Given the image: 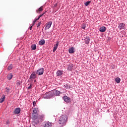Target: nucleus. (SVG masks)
<instances>
[{"mask_svg": "<svg viewBox=\"0 0 127 127\" xmlns=\"http://www.w3.org/2000/svg\"><path fill=\"white\" fill-rule=\"evenodd\" d=\"M67 120H68V118L66 115H62L60 118L59 123L62 126H65L67 123Z\"/></svg>", "mask_w": 127, "mask_h": 127, "instance_id": "f257e3e1", "label": "nucleus"}, {"mask_svg": "<svg viewBox=\"0 0 127 127\" xmlns=\"http://www.w3.org/2000/svg\"><path fill=\"white\" fill-rule=\"evenodd\" d=\"M53 97V93L52 91H50L48 93H46L43 95L44 99H50Z\"/></svg>", "mask_w": 127, "mask_h": 127, "instance_id": "f03ea898", "label": "nucleus"}, {"mask_svg": "<svg viewBox=\"0 0 127 127\" xmlns=\"http://www.w3.org/2000/svg\"><path fill=\"white\" fill-rule=\"evenodd\" d=\"M43 73H44V68L43 67L37 70L36 71V74H37V75H39V76L43 75Z\"/></svg>", "mask_w": 127, "mask_h": 127, "instance_id": "7ed1b4c3", "label": "nucleus"}, {"mask_svg": "<svg viewBox=\"0 0 127 127\" xmlns=\"http://www.w3.org/2000/svg\"><path fill=\"white\" fill-rule=\"evenodd\" d=\"M53 92V96H60V94H62V92L58 91V90H54L52 91Z\"/></svg>", "mask_w": 127, "mask_h": 127, "instance_id": "20e7f679", "label": "nucleus"}, {"mask_svg": "<svg viewBox=\"0 0 127 127\" xmlns=\"http://www.w3.org/2000/svg\"><path fill=\"white\" fill-rule=\"evenodd\" d=\"M51 25H52V21H50L46 24V27L45 28V30H47V29H49L50 27H51Z\"/></svg>", "mask_w": 127, "mask_h": 127, "instance_id": "39448f33", "label": "nucleus"}, {"mask_svg": "<svg viewBox=\"0 0 127 127\" xmlns=\"http://www.w3.org/2000/svg\"><path fill=\"white\" fill-rule=\"evenodd\" d=\"M64 100L66 103H70L71 102V99L67 96H64Z\"/></svg>", "mask_w": 127, "mask_h": 127, "instance_id": "423d86ee", "label": "nucleus"}, {"mask_svg": "<svg viewBox=\"0 0 127 127\" xmlns=\"http://www.w3.org/2000/svg\"><path fill=\"white\" fill-rule=\"evenodd\" d=\"M58 45H59V42H57V44L54 45V49L53 50V52H55V51L57 50V48H58Z\"/></svg>", "mask_w": 127, "mask_h": 127, "instance_id": "0eeeda50", "label": "nucleus"}, {"mask_svg": "<svg viewBox=\"0 0 127 127\" xmlns=\"http://www.w3.org/2000/svg\"><path fill=\"white\" fill-rule=\"evenodd\" d=\"M125 26H126V24H125L124 23H121L118 27L120 29H124L125 28Z\"/></svg>", "mask_w": 127, "mask_h": 127, "instance_id": "6e6552de", "label": "nucleus"}, {"mask_svg": "<svg viewBox=\"0 0 127 127\" xmlns=\"http://www.w3.org/2000/svg\"><path fill=\"white\" fill-rule=\"evenodd\" d=\"M36 78V73L35 72H33L30 75V79H35Z\"/></svg>", "mask_w": 127, "mask_h": 127, "instance_id": "1a4fd4ad", "label": "nucleus"}, {"mask_svg": "<svg viewBox=\"0 0 127 127\" xmlns=\"http://www.w3.org/2000/svg\"><path fill=\"white\" fill-rule=\"evenodd\" d=\"M68 52L70 54H73V53L75 52V48H74L73 47L69 48L68 50Z\"/></svg>", "mask_w": 127, "mask_h": 127, "instance_id": "9d476101", "label": "nucleus"}, {"mask_svg": "<svg viewBox=\"0 0 127 127\" xmlns=\"http://www.w3.org/2000/svg\"><path fill=\"white\" fill-rule=\"evenodd\" d=\"M38 119V114H32V120H37Z\"/></svg>", "mask_w": 127, "mask_h": 127, "instance_id": "9b49d317", "label": "nucleus"}, {"mask_svg": "<svg viewBox=\"0 0 127 127\" xmlns=\"http://www.w3.org/2000/svg\"><path fill=\"white\" fill-rule=\"evenodd\" d=\"M106 29H107V28H106V27L102 26L100 28L99 31H100V32H105V31H106Z\"/></svg>", "mask_w": 127, "mask_h": 127, "instance_id": "f8f14e48", "label": "nucleus"}, {"mask_svg": "<svg viewBox=\"0 0 127 127\" xmlns=\"http://www.w3.org/2000/svg\"><path fill=\"white\" fill-rule=\"evenodd\" d=\"M21 110L19 108H17L15 109L14 111V114H16V115H17L20 113Z\"/></svg>", "mask_w": 127, "mask_h": 127, "instance_id": "ddd939ff", "label": "nucleus"}, {"mask_svg": "<svg viewBox=\"0 0 127 127\" xmlns=\"http://www.w3.org/2000/svg\"><path fill=\"white\" fill-rule=\"evenodd\" d=\"M52 127V123L50 122H47L44 125V127Z\"/></svg>", "mask_w": 127, "mask_h": 127, "instance_id": "4468645a", "label": "nucleus"}, {"mask_svg": "<svg viewBox=\"0 0 127 127\" xmlns=\"http://www.w3.org/2000/svg\"><path fill=\"white\" fill-rule=\"evenodd\" d=\"M72 69H73V64H69L67 65V70L68 71H72Z\"/></svg>", "mask_w": 127, "mask_h": 127, "instance_id": "2eb2a0df", "label": "nucleus"}, {"mask_svg": "<svg viewBox=\"0 0 127 127\" xmlns=\"http://www.w3.org/2000/svg\"><path fill=\"white\" fill-rule=\"evenodd\" d=\"M12 77H13L12 73H9L7 75V79H8V80H11Z\"/></svg>", "mask_w": 127, "mask_h": 127, "instance_id": "dca6fc26", "label": "nucleus"}, {"mask_svg": "<svg viewBox=\"0 0 127 127\" xmlns=\"http://www.w3.org/2000/svg\"><path fill=\"white\" fill-rule=\"evenodd\" d=\"M39 45H44L45 44V40L43 39L39 42Z\"/></svg>", "mask_w": 127, "mask_h": 127, "instance_id": "f3484780", "label": "nucleus"}, {"mask_svg": "<svg viewBox=\"0 0 127 127\" xmlns=\"http://www.w3.org/2000/svg\"><path fill=\"white\" fill-rule=\"evenodd\" d=\"M5 99V96L2 95L0 99V103H3V102H4V100Z\"/></svg>", "mask_w": 127, "mask_h": 127, "instance_id": "a211bd4d", "label": "nucleus"}, {"mask_svg": "<svg viewBox=\"0 0 127 127\" xmlns=\"http://www.w3.org/2000/svg\"><path fill=\"white\" fill-rule=\"evenodd\" d=\"M62 74H63V71H62L61 70H58L57 72V76H61V75H62Z\"/></svg>", "mask_w": 127, "mask_h": 127, "instance_id": "6ab92c4d", "label": "nucleus"}, {"mask_svg": "<svg viewBox=\"0 0 127 127\" xmlns=\"http://www.w3.org/2000/svg\"><path fill=\"white\" fill-rule=\"evenodd\" d=\"M35 114H38V109H34L33 111V113Z\"/></svg>", "mask_w": 127, "mask_h": 127, "instance_id": "aec40b11", "label": "nucleus"}, {"mask_svg": "<svg viewBox=\"0 0 127 127\" xmlns=\"http://www.w3.org/2000/svg\"><path fill=\"white\" fill-rule=\"evenodd\" d=\"M42 10H43V6H41L38 10H37L36 12L37 13H38L39 11H42Z\"/></svg>", "mask_w": 127, "mask_h": 127, "instance_id": "412c9836", "label": "nucleus"}, {"mask_svg": "<svg viewBox=\"0 0 127 127\" xmlns=\"http://www.w3.org/2000/svg\"><path fill=\"white\" fill-rule=\"evenodd\" d=\"M115 81L118 84H119V83L121 82V78H120L119 77H117L115 78Z\"/></svg>", "mask_w": 127, "mask_h": 127, "instance_id": "4be33fe9", "label": "nucleus"}, {"mask_svg": "<svg viewBox=\"0 0 127 127\" xmlns=\"http://www.w3.org/2000/svg\"><path fill=\"white\" fill-rule=\"evenodd\" d=\"M44 14H45V12L43 13L42 14L38 16V17L36 19H37V20H39V19L40 18V17H41L42 16H43V15H44Z\"/></svg>", "mask_w": 127, "mask_h": 127, "instance_id": "5701e85b", "label": "nucleus"}, {"mask_svg": "<svg viewBox=\"0 0 127 127\" xmlns=\"http://www.w3.org/2000/svg\"><path fill=\"white\" fill-rule=\"evenodd\" d=\"M31 48L32 50H35V49H36V45H32L31 46Z\"/></svg>", "mask_w": 127, "mask_h": 127, "instance_id": "b1692460", "label": "nucleus"}, {"mask_svg": "<svg viewBox=\"0 0 127 127\" xmlns=\"http://www.w3.org/2000/svg\"><path fill=\"white\" fill-rule=\"evenodd\" d=\"M90 3H91V1H87L84 3V4H85V6H88V5H89V4H90Z\"/></svg>", "mask_w": 127, "mask_h": 127, "instance_id": "393cba45", "label": "nucleus"}, {"mask_svg": "<svg viewBox=\"0 0 127 127\" xmlns=\"http://www.w3.org/2000/svg\"><path fill=\"white\" fill-rule=\"evenodd\" d=\"M89 42H90V39L89 38H86L85 39V43L86 44H89Z\"/></svg>", "mask_w": 127, "mask_h": 127, "instance_id": "a878e982", "label": "nucleus"}, {"mask_svg": "<svg viewBox=\"0 0 127 127\" xmlns=\"http://www.w3.org/2000/svg\"><path fill=\"white\" fill-rule=\"evenodd\" d=\"M12 69V64H10L9 66H8L7 69L8 71H10V70H11Z\"/></svg>", "mask_w": 127, "mask_h": 127, "instance_id": "bb28decb", "label": "nucleus"}, {"mask_svg": "<svg viewBox=\"0 0 127 127\" xmlns=\"http://www.w3.org/2000/svg\"><path fill=\"white\" fill-rule=\"evenodd\" d=\"M39 123V121H38V120H36V121H34L32 122V124H34L35 125H37V124H38Z\"/></svg>", "mask_w": 127, "mask_h": 127, "instance_id": "cd10ccee", "label": "nucleus"}, {"mask_svg": "<svg viewBox=\"0 0 127 127\" xmlns=\"http://www.w3.org/2000/svg\"><path fill=\"white\" fill-rule=\"evenodd\" d=\"M37 19H35V20L33 21V23H32V26H33V25H34V24H35V22H36L37 21Z\"/></svg>", "mask_w": 127, "mask_h": 127, "instance_id": "c85d7f7f", "label": "nucleus"}, {"mask_svg": "<svg viewBox=\"0 0 127 127\" xmlns=\"http://www.w3.org/2000/svg\"><path fill=\"white\" fill-rule=\"evenodd\" d=\"M82 28H83V29H85V28H86V24H82Z\"/></svg>", "mask_w": 127, "mask_h": 127, "instance_id": "c756f323", "label": "nucleus"}, {"mask_svg": "<svg viewBox=\"0 0 127 127\" xmlns=\"http://www.w3.org/2000/svg\"><path fill=\"white\" fill-rule=\"evenodd\" d=\"M32 87V85L30 84V86L28 87V90H30L31 88Z\"/></svg>", "mask_w": 127, "mask_h": 127, "instance_id": "7c9ffc66", "label": "nucleus"}, {"mask_svg": "<svg viewBox=\"0 0 127 127\" xmlns=\"http://www.w3.org/2000/svg\"><path fill=\"white\" fill-rule=\"evenodd\" d=\"M20 84H21V81H18V82H17V85L18 86H19V85H20Z\"/></svg>", "mask_w": 127, "mask_h": 127, "instance_id": "2f4dec72", "label": "nucleus"}, {"mask_svg": "<svg viewBox=\"0 0 127 127\" xmlns=\"http://www.w3.org/2000/svg\"><path fill=\"white\" fill-rule=\"evenodd\" d=\"M40 25H41V22H40L38 23V24L37 25V27H39V26H40Z\"/></svg>", "mask_w": 127, "mask_h": 127, "instance_id": "473e14b6", "label": "nucleus"}, {"mask_svg": "<svg viewBox=\"0 0 127 127\" xmlns=\"http://www.w3.org/2000/svg\"><path fill=\"white\" fill-rule=\"evenodd\" d=\"M33 104L34 107H35V106H36V102L34 101L33 102Z\"/></svg>", "mask_w": 127, "mask_h": 127, "instance_id": "72a5a7b5", "label": "nucleus"}, {"mask_svg": "<svg viewBox=\"0 0 127 127\" xmlns=\"http://www.w3.org/2000/svg\"><path fill=\"white\" fill-rule=\"evenodd\" d=\"M57 5H58V4H57V3H56V4H55L54 7H57Z\"/></svg>", "mask_w": 127, "mask_h": 127, "instance_id": "f704fd0d", "label": "nucleus"}, {"mask_svg": "<svg viewBox=\"0 0 127 127\" xmlns=\"http://www.w3.org/2000/svg\"><path fill=\"white\" fill-rule=\"evenodd\" d=\"M32 26H31L30 27V30H32Z\"/></svg>", "mask_w": 127, "mask_h": 127, "instance_id": "c9c22d12", "label": "nucleus"}, {"mask_svg": "<svg viewBox=\"0 0 127 127\" xmlns=\"http://www.w3.org/2000/svg\"><path fill=\"white\" fill-rule=\"evenodd\" d=\"M8 123H9V121H7L6 122V124L7 125H8Z\"/></svg>", "mask_w": 127, "mask_h": 127, "instance_id": "e433bc0d", "label": "nucleus"}, {"mask_svg": "<svg viewBox=\"0 0 127 127\" xmlns=\"http://www.w3.org/2000/svg\"><path fill=\"white\" fill-rule=\"evenodd\" d=\"M41 117V118H44V115H42Z\"/></svg>", "mask_w": 127, "mask_h": 127, "instance_id": "4c0bfd02", "label": "nucleus"}, {"mask_svg": "<svg viewBox=\"0 0 127 127\" xmlns=\"http://www.w3.org/2000/svg\"><path fill=\"white\" fill-rule=\"evenodd\" d=\"M34 82H36V80H34Z\"/></svg>", "mask_w": 127, "mask_h": 127, "instance_id": "58836bf2", "label": "nucleus"}]
</instances>
